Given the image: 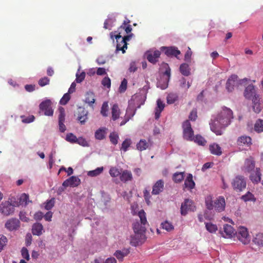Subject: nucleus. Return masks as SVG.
Masks as SVG:
<instances>
[{"label":"nucleus","instance_id":"nucleus-1","mask_svg":"<svg viewBox=\"0 0 263 263\" xmlns=\"http://www.w3.org/2000/svg\"><path fill=\"white\" fill-rule=\"evenodd\" d=\"M233 118L232 110L227 107H223L221 110L211 119L210 122L211 130L217 135H221L223 130L230 124Z\"/></svg>","mask_w":263,"mask_h":263},{"label":"nucleus","instance_id":"nucleus-2","mask_svg":"<svg viewBox=\"0 0 263 263\" xmlns=\"http://www.w3.org/2000/svg\"><path fill=\"white\" fill-rule=\"evenodd\" d=\"M138 216L140 218V223L139 221H136L133 223L134 231V232H145V226L147 224V221L144 211L142 210L139 211Z\"/></svg>","mask_w":263,"mask_h":263},{"label":"nucleus","instance_id":"nucleus-3","mask_svg":"<svg viewBox=\"0 0 263 263\" xmlns=\"http://www.w3.org/2000/svg\"><path fill=\"white\" fill-rule=\"evenodd\" d=\"M246 81V79L239 80L237 76L232 75L227 80L226 89L229 92H232L235 87L238 86L239 85L242 84Z\"/></svg>","mask_w":263,"mask_h":263},{"label":"nucleus","instance_id":"nucleus-4","mask_svg":"<svg viewBox=\"0 0 263 263\" xmlns=\"http://www.w3.org/2000/svg\"><path fill=\"white\" fill-rule=\"evenodd\" d=\"M232 185L234 190L237 192L242 191L247 185L245 178L241 175L236 176L232 182Z\"/></svg>","mask_w":263,"mask_h":263},{"label":"nucleus","instance_id":"nucleus-5","mask_svg":"<svg viewBox=\"0 0 263 263\" xmlns=\"http://www.w3.org/2000/svg\"><path fill=\"white\" fill-rule=\"evenodd\" d=\"M237 238L243 244H248L250 241V237L249 236L248 230L243 227H239L237 231L235 232Z\"/></svg>","mask_w":263,"mask_h":263},{"label":"nucleus","instance_id":"nucleus-6","mask_svg":"<svg viewBox=\"0 0 263 263\" xmlns=\"http://www.w3.org/2000/svg\"><path fill=\"white\" fill-rule=\"evenodd\" d=\"M14 212V205L9 201H5L0 204V212L4 216L12 215Z\"/></svg>","mask_w":263,"mask_h":263},{"label":"nucleus","instance_id":"nucleus-7","mask_svg":"<svg viewBox=\"0 0 263 263\" xmlns=\"http://www.w3.org/2000/svg\"><path fill=\"white\" fill-rule=\"evenodd\" d=\"M183 129V137L187 140L192 141L194 139L193 130L191 124L189 120L184 121L182 125Z\"/></svg>","mask_w":263,"mask_h":263},{"label":"nucleus","instance_id":"nucleus-8","mask_svg":"<svg viewBox=\"0 0 263 263\" xmlns=\"http://www.w3.org/2000/svg\"><path fill=\"white\" fill-rule=\"evenodd\" d=\"M195 206L192 200L186 199L181 206V214L185 216L189 211H194Z\"/></svg>","mask_w":263,"mask_h":263},{"label":"nucleus","instance_id":"nucleus-9","mask_svg":"<svg viewBox=\"0 0 263 263\" xmlns=\"http://www.w3.org/2000/svg\"><path fill=\"white\" fill-rule=\"evenodd\" d=\"M145 97L141 95H134L132 97L131 100L129 101V103L130 101H132V103L130 105L131 107L133 108V110L129 111V115L133 113L134 111L136 112V109H134V104H137L138 105L137 108H140V106L144 104L145 101ZM129 104H128V106Z\"/></svg>","mask_w":263,"mask_h":263},{"label":"nucleus","instance_id":"nucleus-10","mask_svg":"<svg viewBox=\"0 0 263 263\" xmlns=\"http://www.w3.org/2000/svg\"><path fill=\"white\" fill-rule=\"evenodd\" d=\"M135 234L131 237L130 244L134 246H137L142 243L145 240L146 237L145 232H134Z\"/></svg>","mask_w":263,"mask_h":263},{"label":"nucleus","instance_id":"nucleus-11","mask_svg":"<svg viewBox=\"0 0 263 263\" xmlns=\"http://www.w3.org/2000/svg\"><path fill=\"white\" fill-rule=\"evenodd\" d=\"M40 110L44 111V115L48 116H52L53 114V110L51 107V102L47 99L43 101L40 104Z\"/></svg>","mask_w":263,"mask_h":263},{"label":"nucleus","instance_id":"nucleus-12","mask_svg":"<svg viewBox=\"0 0 263 263\" xmlns=\"http://www.w3.org/2000/svg\"><path fill=\"white\" fill-rule=\"evenodd\" d=\"M5 226L7 229L10 231L16 230L20 227V222L18 219L12 218L6 222Z\"/></svg>","mask_w":263,"mask_h":263},{"label":"nucleus","instance_id":"nucleus-13","mask_svg":"<svg viewBox=\"0 0 263 263\" xmlns=\"http://www.w3.org/2000/svg\"><path fill=\"white\" fill-rule=\"evenodd\" d=\"M255 167V162L253 157L246 159L242 170L245 172L251 173Z\"/></svg>","mask_w":263,"mask_h":263},{"label":"nucleus","instance_id":"nucleus-14","mask_svg":"<svg viewBox=\"0 0 263 263\" xmlns=\"http://www.w3.org/2000/svg\"><path fill=\"white\" fill-rule=\"evenodd\" d=\"M161 52L159 50H149L147 51L145 55L147 60L153 64H155L158 60Z\"/></svg>","mask_w":263,"mask_h":263},{"label":"nucleus","instance_id":"nucleus-15","mask_svg":"<svg viewBox=\"0 0 263 263\" xmlns=\"http://www.w3.org/2000/svg\"><path fill=\"white\" fill-rule=\"evenodd\" d=\"M226 207V202L224 197L219 196L214 201V208L218 212L223 211Z\"/></svg>","mask_w":263,"mask_h":263},{"label":"nucleus","instance_id":"nucleus-16","mask_svg":"<svg viewBox=\"0 0 263 263\" xmlns=\"http://www.w3.org/2000/svg\"><path fill=\"white\" fill-rule=\"evenodd\" d=\"M80 182V179L78 177L73 176L65 180L62 185L65 187L68 186L75 187L78 186Z\"/></svg>","mask_w":263,"mask_h":263},{"label":"nucleus","instance_id":"nucleus-17","mask_svg":"<svg viewBox=\"0 0 263 263\" xmlns=\"http://www.w3.org/2000/svg\"><path fill=\"white\" fill-rule=\"evenodd\" d=\"M244 96L248 99H252L253 98L259 97L256 93L254 86L252 84L249 85L245 89L244 92Z\"/></svg>","mask_w":263,"mask_h":263},{"label":"nucleus","instance_id":"nucleus-18","mask_svg":"<svg viewBox=\"0 0 263 263\" xmlns=\"http://www.w3.org/2000/svg\"><path fill=\"white\" fill-rule=\"evenodd\" d=\"M59 126L60 130L63 133L66 129V126L64 124L65 120V110L63 107H60L59 108Z\"/></svg>","mask_w":263,"mask_h":263},{"label":"nucleus","instance_id":"nucleus-19","mask_svg":"<svg viewBox=\"0 0 263 263\" xmlns=\"http://www.w3.org/2000/svg\"><path fill=\"white\" fill-rule=\"evenodd\" d=\"M115 37L117 40L116 51L121 50L123 53L125 52V50L127 49V43H122V39L121 35L119 33L118 34L115 35Z\"/></svg>","mask_w":263,"mask_h":263},{"label":"nucleus","instance_id":"nucleus-20","mask_svg":"<svg viewBox=\"0 0 263 263\" xmlns=\"http://www.w3.org/2000/svg\"><path fill=\"white\" fill-rule=\"evenodd\" d=\"M164 189V182L162 179L158 180L153 186L152 194L158 195L162 192Z\"/></svg>","mask_w":263,"mask_h":263},{"label":"nucleus","instance_id":"nucleus-21","mask_svg":"<svg viewBox=\"0 0 263 263\" xmlns=\"http://www.w3.org/2000/svg\"><path fill=\"white\" fill-rule=\"evenodd\" d=\"M261 174L259 168H256L254 173L250 176V179L253 183L257 184L260 181Z\"/></svg>","mask_w":263,"mask_h":263},{"label":"nucleus","instance_id":"nucleus-22","mask_svg":"<svg viewBox=\"0 0 263 263\" xmlns=\"http://www.w3.org/2000/svg\"><path fill=\"white\" fill-rule=\"evenodd\" d=\"M44 231L43 226L40 223H35L32 227V233L34 235L40 236Z\"/></svg>","mask_w":263,"mask_h":263},{"label":"nucleus","instance_id":"nucleus-23","mask_svg":"<svg viewBox=\"0 0 263 263\" xmlns=\"http://www.w3.org/2000/svg\"><path fill=\"white\" fill-rule=\"evenodd\" d=\"M132 103V101H130L129 102V105L127 108L126 114H125V115L124 116V118L123 120L120 123V126H123L124 124H125L129 120V119H131L134 116V115L135 114V111H134L131 115L129 114V111L130 110H133V108H132L131 106H130Z\"/></svg>","mask_w":263,"mask_h":263},{"label":"nucleus","instance_id":"nucleus-24","mask_svg":"<svg viewBox=\"0 0 263 263\" xmlns=\"http://www.w3.org/2000/svg\"><path fill=\"white\" fill-rule=\"evenodd\" d=\"M237 142L240 146H250L251 144V138L249 136H242L238 138Z\"/></svg>","mask_w":263,"mask_h":263},{"label":"nucleus","instance_id":"nucleus-25","mask_svg":"<svg viewBox=\"0 0 263 263\" xmlns=\"http://www.w3.org/2000/svg\"><path fill=\"white\" fill-rule=\"evenodd\" d=\"M120 176L121 181L123 182L131 181L133 179V175L131 172L127 170H124L121 172Z\"/></svg>","mask_w":263,"mask_h":263},{"label":"nucleus","instance_id":"nucleus-26","mask_svg":"<svg viewBox=\"0 0 263 263\" xmlns=\"http://www.w3.org/2000/svg\"><path fill=\"white\" fill-rule=\"evenodd\" d=\"M253 243L259 248L263 247V234H256L252 239Z\"/></svg>","mask_w":263,"mask_h":263},{"label":"nucleus","instance_id":"nucleus-27","mask_svg":"<svg viewBox=\"0 0 263 263\" xmlns=\"http://www.w3.org/2000/svg\"><path fill=\"white\" fill-rule=\"evenodd\" d=\"M223 231L225 233L226 235L223 234L224 237H231L233 235H235V230L233 229V228L228 224H226L223 226Z\"/></svg>","mask_w":263,"mask_h":263},{"label":"nucleus","instance_id":"nucleus-28","mask_svg":"<svg viewBox=\"0 0 263 263\" xmlns=\"http://www.w3.org/2000/svg\"><path fill=\"white\" fill-rule=\"evenodd\" d=\"M164 107V104L160 99L157 101V107L155 109V119H158L160 116V114Z\"/></svg>","mask_w":263,"mask_h":263},{"label":"nucleus","instance_id":"nucleus-29","mask_svg":"<svg viewBox=\"0 0 263 263\" xmlns=\"http://www.w3.org/2000/svg\"><path fill=\"white\" fill-rule=\"evenodd\" d=\"M209 149L211 153L213 155L220 156L222 154L221 148L218 144L216 143L210 145Z\"/></svg>","mask_w":263,"mask_h":263},{"label":"nucleus","instance_id":"nucleus-30","mask_svg":"<svg viewBox=\"0 0 263 263\" xmlns=\"http://www.w3.org/2000/svg\"><path fill=\"white\" fill-rule=\"evenodd\" d=\"M120 115V110L118 107V104H115L111 107V118L114 121L118 119Z\"/></svg>","mask_w":263,"mask_h":263},{"label":"nucleus","instance_id":"nucleus-31","mask_svg":"<svg viewBox=\"0 0 263 263\" xmlns=\"http://www.w3.org/2000/svg\"><path fill=\"white\" fill-rule=\"evenodd\" d=\"M165 49V54L167 55H174L176 57L180 54V51L175 47H163Z\"/></svg>","mask_w":263,"mask_h":263},{"label":"nucleus","instance_id":"nucleus-32","mask_svg":"<svg viewBox=\"0 0 263 263\" xmlns=\"http://www.w3.org/2000/svg\"><path fill=\"white\" fill-rule=\"evenodd\" d=\"M195 182L193 180V176L192 175L190 174L185 179L184 183V186L185 187L188 188L189 189H192L195 186Z\"/></svg>","mask_w":263,"mask_h":263},{"label":"nucleus","instance_id":"nucleus-33","mask_svg":"<svg viewBox=\"0 0 263 263\" xmlns=\"http://www.w3.org/2000/svg\"><path fill=\"white\" fill-rule=\"evenodd\" d=\"M85 102L88 104L89 106H92L95 102V94L91 91H88L86 94Z\"/></svg>","mask_w":263,"mask_h":263},{"label":"nucleus","instance_id":"nucleus-34","mask_svg":"<svg viewBox=\"0 0 263 263\" xmlns=\"http://www.w3.org/2000/svg\"><path fill=\"white\" fill-rule=\"evenodd\" d=\"M179 70L181 74L184 76H189L191 74L190 68L186 63H183L180 65Z\"/></svg>","mask_w":263,"mask_h":263},{"label":"nucleus","instance_id":"nucleus-35","mask_svg":"<svg viewBox=\"0 0 263 263\" xmlns=\"http://www.w3.org/2000/svg\"><path fill=\"white\" fill-rule=\"evenodd\" d=\"M253 109L256 113H259L261 110L259 97L253 98Z\"/></svg>","mask_w":263,"mask_h":263},{"label":"nucleus","instance_id":"nucleus-36","mask_svg":"<svg viewBox=\"0 0 263 263\" xmlns=\"http://www.w3.org/2000/svg\"><path fill=\"white\" fill-rule=\"evenodd\" d=\"M129 253V251L128 249H123L122 251H116L114 255L119 260H122L123 257L127 256Z\"/></svg>","mask_w":263,"mask_h":263},{"label":"nucleus","instance_id":"nucleus-37","mask_svg":"<svg viewBox=\"0 0 263 263\" xmlns=\"http://www.w3.org/2000/svg\"><path fill=\"white\" fill-rule=\"evenodd\" d=\"M148 146L149 143L145 140H140L137 144V148L140 151L145 150Z\"/></svg>","mask_w":263,"mask_h":263},{"label":"nucleus","instance_id":"nucleus-38","mask_svg":"<svg viewBox=\"0 0 263 263\" xmlns=\"http://www.w3.org/2000/svg\"><path fill=\"white\" fill-rule=\"evenodd\" d=\"M241 199L245 202L256 201V198L250 192H248L245 195H242L241 197Z\"/></svg>","mask_w":263,"mask_h":263},{"label":"nucleus","instance_id":"nucleus-39","mask_svg":"<svg viewBox=\"0 0 263 263\" xmlns=\"http://www.w3.org/2000/svg\"><path fill=\"white\" fill-rule=\"evenodd\" d=\"M103 171V167H99L94 170L88 172L87 175L90 177H96L101 174L102 173Z\"/></svg>","mask_w":263,"mask_h":263},{"label":"nucleus","instance_id":"nucleus-40","mask_svg":"<svg viewBox=\"0 0 263 263\" xmlns=\"http://www.w3.org/2000/svg\"><path fill=\"white\" fill-rule=\"evenodd\" d=\"M184 172L175 173L173 176V180L176 183L180 182L184 179Z\"/></svg>","mask_w":263,"mask_h":263},{"label":"nucleus","instance_id":"nucleus-41","mask_svg":"<svg viewBox=\"0 0 263 263\" xmlns=\"http://www.w3.org/2000/svg\"><path fill=\"white\" fill-rule=\"evenodd\" d=\"M254 130L257 133L263 132V120H257L254 125Z\"/></svg>","mask_w":263,"mask_h":263},{"label":"nucleus","instance_id":"nucleus-42","mask_svg":"<svg viewBox=\"0 0 263 263\" xmlns=\"http://www.w3.org/2000/svg\"><path fill=\"white\" fill-rule=\"evenodd\" d=\"M179 85L181 88L186 90L190 88L191 84L189 82H186L184 77H182L179 80Z\"/></svg>","mask_w":263,"mask_h":263},{"label":"nucleus","instance_id":"nucleus-43","mask_svg":"<svg viewBox=\"0 0 263 263\" xmlns=\"http://www.w3.org/2000/svg\"><path fill=\"white\" fill-rule=\"evenodd\" d=\"M29 196L28 195L23 193L21 195L19 198L20 204H25L26 205L29 202H31V201L28 200Z\"/></svg>","mask_w":263,"mask_h":263},{"label":"nucleus","instance_id":"nucleus-44","mask_svg":"<svg viewBox=\"0 0 263 263\" xmlns=\"http://www.w3.org/2000/svg\"><path fill=\"white\" fill-rule=\"evenodd\" d=\"M132 144V141L130 139L127 138L122 143V146L121 148V150L123 151L124 152H126L128 149V148Z\"/></svg>","mask_w":263,"mask_h":263},{"label":"nucleus","instance_id":"nucleus-45","mask_svg":"<svg viewBox=\"0 0 263 263\" xmlns=\"http://www.w3.org/2000/svg\"><path fill=\"white\" fill-rule=\"evenodd\" d=\"M105 130L103 129H99L95 132V137L97 139L102 140L105 138Z\"/></svg>","mask_w":263,"mask_h":263},{"label":"nucleus","instance_id":"nucleus-46","mask_svg":"<svg viewBox=\"0 0 263 263\" xmlns=\"http://www.w3.org/2000/svg\"><path fill=\"white\" fill-rule=\"evenodd\" d=\"M178 99V96L176 93H170L167 97V103L173 104Z\"/></svg>","mask_w":263,"mask_h":263},{"label":"nucleus","instance_id":"nucleus-47","mask_svg":"<svg viewBox=\"0 0 263 263\" xmlns=\"http://www.w3.org/2000/svg\"><path fill=\"white\" fill-rule=\"evenodd\" d=\"M109 173L111 177H116L120 175L121 172L117 167H111L109 170Z\"/></svg>","mask_w":263,"mask_h":263},{"label":"nucleus","instance_id":"nucleus-48","mask_svg":"<svg viewBox=\"0 0 263 263\" xmlns=\"http://www.w3.org/2000/svg\"><path fill=\"white\" fill-rule=\"evenodd\" d=\"M109 139L110 142L113 144L116 145L118 143L119 136L117 133L112 132L109 135Z\"/></svg>","mask_w":263,"mask_h":263},{"label":"nucleus","instance_id":"nucleus-49","mask_svg":"<svg viewBox=\"0 0 263 263\" xmlns=\"http://www.w3.org/2000/svg\"><path fill=\"white\" fill-rule=\"evenodd\" d=\"M162 228L167 231H171L174 229V226L172 224L167 221H165L161 223Z\"/></svg>","mask_w":263,"mask_h":263},{"label":"nucleus","instance_id":"nucleus-50","mask_svg":"<svg viewBox=\"0 0 263 263\" xmlns=\"http://www.w3.org/2000/svg\"><path fill=\"white\" fill-rule=\"evenodd\" d=\"M164 75L166 76V78H165V80L167 82V83L164 84L163 86L161 87L163 89L166 88L167 87V83L171 76V69L169 67L166 69L164 73Z\"/></svg>","mask_w":263,"mask_h":263},{"label":"nucleus","instance_id":"nucleus-51","mask_svg":"<svg viewBox=\"0 0 263 263\" xmlns=\"http://www.w3.org/2000/svg\"><path fill=\"white\" fill-rule=\"evenodd\" d=\"M194 141L200 145H204L206 143V140L201 136L197 135L194 138Z\"/></svg>","mask_w":263,"mask_h":263},{"label":"nucleus","instance_id":"nucleus-52","mask_svg":"<svg viewBox=\"0 0 263 263\" xmlns=\"http://www.w3.org/2000/svg\"><path fill=\"white\" fill-rule=\"evenodd\" d=\"M66 140L70 143H76L77 138L72 133H68L66 136Z\"/></svg>","mask_w":263,"mask_h":263},{"label":"nucleus","instance_id":"nucleus-53","mask_svg":"<svg viewBox=\"0 0 263 263\" xmlns=\"http://www.w3.org/2000/svg\"><path fill=\"white\" fill-rule=\"evenodd\" d=\"M55 199L54 198L47 201V202L45 203V209L47 210L51 209L53 207Z\"/></svg>","mask_w":263,"mask_h":263},{"label":"nucleus","instance_id":"nucleus-54","mask_svg":"<svg viewBox=\"0 0 263 263\" xmlns=\"http://www.w3.org/2000/svg\"><path fill=\"white\" fill-rule=\"evenodd\" d=\"M206 230L210 233H214L217 230V227L216 225L211 223H206L205 224Z\"/></svg>","mask_w":263,"mask_h":263},{"label":"nucleus","instance_id":"nucleus-55","mask_svg":"<svg viewBox=\"0 0 263 263\" xmlns=\"http://www.w3.org/2000/svg\"><path fill=\"white\" fill-rule=\"evenodd\" d=\"M83 117H78V120L82 125L84 124L88 120V112H83Z\"/></svg>","mask_w":263,"mask_h":263},{"label":"nucleus","instance_id":"nucleus-56","mask_svg":"<svg viewBox=\"0 0 263 263\" xmlns=\"http://www.w3.org/2000/svg\"><path fill=\"white\" fill-rule=\"evenodd\" d=\"M108 108V103L107 102H104L102 104L101 110V114L103 116H107Z\"/></svg>","mask_w":263,"mask_h":263},{"label":"nucleus","instance_id":"nucleus-57","mask_svg":"<svg viewBox=\"0 0 263 263\" xmlns=\"http://www.w3.org/2000/svg\"><path fill=\"white\" fill-rule=\"evenodd\" d=\"M69 92L66 93L64 95L61 99L60 103L62 105H66L70 99V96Z\"/></svg>","mask_w":263,"mask_h":263},{"label":"nucleus","instance_id":"nucleus-58","mask_svg":"<svg viewBox=\"0 0 263 263\" xmlns=\"http://www.w3.org/2000/svg\"><path fill=\"white\" fill-rule=\"evenodd\" d=\"M49 81L50 79L48 77H44V78H42L39 80L38 83L40 86L43 87L48 85L49 83Z\"/></svg>","mask_w":263,"mask_h":263},{"label":"nucleus","instance_id":"nucleus-59","mask_svg":"<svg viewBox=\"0 0 263 263\" xmlns=\"http://www.w3.org/2000/svg\"><path fill=\"white\" fill-rule=\"evenodd\" d=\"M85 76L86 73L84 71L82 72L80 74L77 73L76 81L78 83H81L84 80Z\"/></svg>","mask_w":263,"mask_h":263},{"label":"nucleus","instance_id":"nucleus-60","mask_svg":"<svg viewBox=\"0 0 263 263\" xmlns=\"http://www.w3.org/2000/svg\"><path fill=\"white\" fill-rule=\"evenodd\" d=\"M127 80L125 79H124L121 82V84L119 88V91L120 92L122 93L126 90L127 88Z\"/></svg>","mask_w":263,"mask_h":263},{"label":"nucleus","instance_id":"nucleus-61","mask_svg":"<svg viewBox=\"0 0 263 263\" xmlns=\"http://www.w3.org/2000/svg\"><path fill=\"white\" fill-rule=\"evenodd\" d=\"M7 242V239L6 237L4 235H0V252L3 249Z\"/></svg>","mask_w":263,"mask_h":263},{"label":"nucleus","instance_id":"nucleus-62","mask_svg":"<svg viewBox=\"0 0 263 263\" xmlns=\"http://www.w3.org/2000/svg\"><path fill=\"white\" fill-rule=\"evenodd\" d=\"M102 84L108 88H110L111 85L110 79L108 77H105L102 81Z\"/></svg>","mask_w":263,"mask_h":263},{"label":"nucleus","instance_id":"nucleus-63","mask_svg":"<svg viewBox=\"0 0 263 263\" xmlns=\"http://www.w3.org/2000/svg\"><path fill=\"white\" fill-rule=\"evenodd\" d=\"M21 118H23L22 122L25 123H31L33 122L35 119V118L33 115L29 116L26 118H24V116H21Z\"/></svg>","mask_w":263,"mask_h":263},{"label":"nucleus","instance_id":"nucleus-64","mask_svg":"<svg viewBox=\"0 0 263 263\" xmlns=\"http://www.w3.org/2000/svg\"><path fill=\"white\" fill-rule=\"evenodd\" d=\"M76 143L83 146H88L87 142L84 138L82 137H79V138H77Z\"/></svg>","mask_w":263,"mask_h":263}]
</instances>
